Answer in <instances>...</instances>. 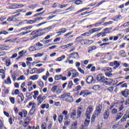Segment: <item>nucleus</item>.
Here are the masks:
<instances>
[{
  "mask_svg": "<svg viewBox=\"0 0 129 129\" xmlns=\"http://www.w3.org/2000/svg\"><path fill=\"white\" fill-rule=\"evenodd\" d=\"M52 29V26H49L48 27L45 28H40L37 30H34L31 32L30 35L31 36H33V39H36V38H38V37H40V36H43V35L45 34L46 33V31L47 30H51Z\"/></svg>",
  "mask_w": 129,
  "mask_h": 129,
  "instance_id": "nucleus-1",
  "label": "nucleus"
},
{
  "mask_svg": "<svg viewBox=\"0 0 129 129\" xmlns=\"http://www.w3.org/2000/svg\"><path fill=\"white\" fill-rule=\"evenodd\" d=\"M102 109V106L101 105L99 104L96 107V110L95 111L94 114L92 117V122H94V119H95L96 117H98L99 115H100V113L101 112V109Z\"/></svg>",
  "mask_w": 129,
  "mask_h": 129,
  "instance_id": "nucleus-2",
  "label": "nucleus"
},
{
  "mask_svg": "<svg viewBox=\"0 0 129 129\" xmlns=\"http://www.w3.org/2000/svg\"><path fill=\"white\" fill-rule=\"evenodd\" d=\"M121 62H118L117 61H114V62H110L109 66H111V67H113V69L115 70V69H117L118 67L120 66V64Z\"/></svg>",
  "mask_w": 129,
  "mask_h": 129,
  "instance_id": "nucleus-3",
  "label": "nucleus"
},
{
  "mask_svg": "<svg viewBox=\"0 0 129 129\" xmlns=\"http://www.w3.org/2000/svg\"><path fill=\"white\" fill-rule=\"evenodd\" d=\"M92 110H93L92 106H89L87 109L86 115L87 119H90V114L92 112Z\"/></svg>",
  "mask_w": 129,
  "mask_h": 129,
  "instance_id": "nucleus-4",
  "label": "nucleus"
},
{
  "mask_svg": "<svg viewBox=\"0 0 129 129\" xmlns=\"http://www.w3.org/2000/svg\"><path fill=\"white\" fill-rule=\"evenodd\" d=\"M71 58L78 59L79 58V54L77 52H73L69 55V57H68V60H70Z\"/></svg>",
  "mask_w": 129,
  "mask_h": 129,
  "instance_id": "nucleus-5",
  "label": "nucleus"
},
{
  "mask_svg": "<svg viewBox=\"0 0 129 129\" xmlns=\"http://www.w3.org/2000/svg\"><path fill=\"white\" fill-rule=\"evenodd\" d=\"M84 112V109L81 107H79L77 109V118H79L82 115V113Z\"/></svg>",
  "mask_w": 129,
  "mask_h": 129,
  "instance_id": "nucleus-6",
  "label": "nucleus"
},
{
  "mask_svg": "<svg viewBox=\"0 0 129 129\" xmlns=\"http://www.w3.org/2000/svg\"><path fill=\"white\" fill-rule=\"evenodd\" d=\"M113 81V80L112 79L105 78L104 81H103V83L104 84H105V85H110L112 84Z\"/></svg>",
  "mask_w": 129,
  "mask_h": 129,
  "instance_id": "nucleus-7",
  "label": "nucleus"
},
{
  "mask_svg": "<svg viewBox=\"0 0 129 129\" xmlns=\"http://www.w3.org/2000/svg\"><path fill=\"white\" fill-rule=\"evenodd\" d=\"M71 94L70 93H69V96H67V97L65 98V101H67V102H73V100L74 99L73 98V97L72 96H71Z\"/></svg>",
  "mask_w": 129,
  "mask_h": 129,
  "instance_id": "nucleus-8",
  "label": "nucleus"
},
{
  "mask_svg": "<svg viewBox=\"0 0 129 129\" xmlns=\"http://www.w3.org/2000/svg\"><path fill=\"white\" fill-rule=\"evenodd\" d=\"M105 78V77L103 76V75L102 74H98L97 76V81H101V82H103Z\"/></svg>",
  "mask_w": 129,
  "mask_h": 129,
  "instance_id": "nucleus-9",
  "label": "nucleus"
},
{
  "mask_svg": "<svg viewBox=\"0 0 129 129\" xmlns=\"http://www.w3.org/2000/svg\"><path fill=\"white\" fill-rule=\"evenodd\" d=\"M92 82H95V80L93 79V77L90 76L87 79V83L90 84V83H92Z\"/></svg>",
  "mask_w": 129,
  "mask_h": 129,
  "instance_id": "nucleus-10",
  "label": "nucleus"
},
{
  "mask_svg": "<svg viewBox=\"0 0 129 129\" xmlns=\"http://www.w3.org/2000/svg\"><path fill=\"white\" fill-rule=\"evenodd\" d=\"M88 124H89V120H86L84 122V125H82L80 129H88Z\"/></svg>",
  "mask_w": 129,
  "mask_h": 129,
  "instance_id": "nucleus-11",
  "label": "nucleus"
},
{
  "mask_svg": "<svg viewBox=\"0 0 129 129\" xmlns=\"http://www.w3.org/2000/svg\"><path fill=\"white\" fill-rule=\"evenodd\" d=\"M103 116L104 119H108V117H109V110H107L105 111V112L103 114Z\"/></svg>",
  "mask_w": 129,
  "mask_h": 129,
  "instance_id": "nucleus-12",
  "label": "nucleus"
},
{
  "mask_svg": "<svg viewBox=\"0 0 129 129\" xmlns=\"http://www.w3.org/2000/svg\"><path fill=\"white\" fill-rule=\"evenodd\" d=\"M10 48L9 46H7L6 45H0V50L1 51H5L7 50H10Z\"/></svg>",
  "mask_w": 129,
  "mask_h": 129,
  "instance_id": "nucleus-13",
  "label": "nucleus"
},
{
  "mask_svg": "<svg viewBox=\"0 0 129 129\" xmlns=\"http://www.w3.org/2000/svg\"><path fill=\"white\" fill-rule=\"evenodd\" d=\"M35 111H36V107L32 106L28 113V115H33V114L35 113Z\"/></svg>",
  "mask_w": 129,
  "mask_h": 129,
  "instance_id": "nucleus-14",
  "label": "nucleus"
},
{
  "mask_svg": "<svg viewBox=\"0 0 129 129\" xmlns=\"http://www.w3.org/2000/svg\"><path fill=\"white\" fill-rule=\"evenodd\" d=\"M5 73H6V71H5V70L0 69V74H2V79H5V78H6Z\"/></svg>",
  "mask_w": 129,
  "mask_h": 129,
  "instance_id": "nucleus-15",
  "label": "nucleus"
},
{
  "mask_svg": "<svg viewBox=\"0 0 129 129\" xmlns=\"http://www.w3.org/2000/svg\"><path fill=\"white\" fill-rule=\"evenodd\" d=\"M107 18L105 17L101 20V21L99 23H96L95 24V27H98L100 25H101V24H103L104 23V20H106Z\"/></svg>",
  "mask_w": 129,
  "mask_h": 129,
  "instance_id": "nucleus-16",
  "label": "nucleus"
},
{
  "mask_svg": "<svg viewBox=\"0 0 129 129\" xmlns=\"http://www.w3.org/2000/svg\"><path fill=\"white\" fill-rule=\"evenodd\" d=\"M127 118V117L126 116V114H124L123 117L121 118L120 120V123H122V122H124V121H126Z\"/></svg>",
  "mask_w": 129,
  "mask_h": 129,
  "instance_id": "nucleus-17",
  "label": "nucleus"
},
{
  "mask_svg": "<svg viewBox=\"0 0 129 129\" xmlns=\"http://www.w3.org/2000/svg\"><path fill=\"white\" fill-rule=\"evenodd\" d=\"M101 30V28L97 29V28H94L92 29H91L89 32L91 34H93V33H95L96 32H99V31Z\"/></svg>",
  "mask_w": 129,
  "mask_h": 129,
  "instance_id": "nucleus-18",
  "label": "nucleus"
},
{
  "mask_svg": "<svg viewBox=\"0 0 129 129\" xmlns=\"http://www.w3.org/2000/svg\"><path fill=\"white\" fill-rule=\"evenodd\" d=\"M29 51H30V52H33L39 50V48H36V46L35 47L34 46H32L29 47Z\"/></svg>",
  "mask_w": 129,
  "mask_h": 129,
  "instance_id": "nucleus-19",
  "label": "nucleus"
},
{
  "mask_svg": "<svg viewBox=\"0 0 129 129\" xmlns=\"http://www.w3.org/2000/svg\"><path fill=\"white\" fill-rule=\"evenodd\" d=\"M121 94L123 95V96H124V97H127V96L129 95V91L127 90L121 92Z\"/></svg>",
  "mask_w": 129,
  "mask_h": 129,
  "instance_id": "nucleus-20",
  "label": "nucleus"
},
{
  "mask_svg": "<svg viewBox=\"0 0 129 129\" xmlns=\"http://www.w3.org/2000/svg\"><path fill=\"white\" fill-rule=\"evenodd\" d=\"M46 99V96L42 97L40 100H38L37 105H40L41 103H43V101Z\"/></svg>",
  "mask_w": 129,
  "mask_h": 129,
  "instance_id": "nucleus-21",
  "label": "nucleus"
},
{
  "mask_svg": "<svg viewBox=\"0 0 129 129\" xmlns=\"http://www.w3.org/2000/svg\"><path fill=\"white\" fill-rule=\"evenodd\" d=\"M63 119H64V116L62 114H60L58 116V122L60 124L62 123L63 122Z\"/></svg>",
  "mask_w": 129,
  "mask_h": 129,
  "instance_id": "nucleus-22",
  "label": "nucleus"
},
{
  "mask_svg": "<svg viewBox=\"0 0 129 129\" xmlns=\"http://www.w3.org/2000/svg\"><path fill=\"white\" fill-rule=\"evenodd\" d=\"M27 24H30V25H32L33 24H35V23H37V21H36V18L34 20H25Z\"/></svg>",
  "mask_w": 129,
  "mask_h": 129,
  "instance_id": "nucleus-23",
  "label": "nucleus"
},
{
  "mask_svg": "<svg viewBox=\"0 0 129 129\" xmlns=\"http://www.w3.org/2000/svg\"><path fill=\"white\" fill-rule=\"evenodd\" d=\"M77 113L75 110H74L73 112L71 113V118L74 120H75V118L74 116H76Z\"/></svg>",
  "mask_w": 129,
  "mask_h": 129,
  "instance_id": "nucleus-24",
  "label": "nucleus"
},
{
  "mask_svg": "<svg viewBox=\"0 0 129 129\" xmlns=\"http://www.w3.org/2000/svg\"><path fill=\"white\" fill-rule=\"evenodd\" d=\"M30 79L32 80H37L39 79V75H35L30 77Z\"/></svg>",
  "mask_w": 129,
  "mask_h": 129,
  "instance_id": "nucleus-25",
  "label": "nucleus"
},
{
  "mask_svg": "<svg viewBox=\"0 0 129 129\" xmlns=\"http://www.w3.org/2000/svg\"><path fill=\"white\" fill-rule=\"evenodd\" d=\"M41 107L42 109H44V108H46V109H49V104H43L41 105Z\"/></svg>",
  "mask_w": 129,
  "mask_h": 129,
  "instance_id": "nucleus-26",
  "label": "nucleus"
},
{
  "mask_svg": "<svg viewBox=\"0 0 129 129\" xmlns=\"http://www.w3.org/2000/svg\"><path fill=\"white\" fill-rule=\"evenodd\" d=\"M77 126H78V124L77 123V121H76V122L73 123L71 129H77Z\"/></svg>",
  "mask_w": 129,
  "mask_h": 129,
  "instance_id": "nucleus-27",
  "label": "nucleus"
},
{
  "mask_svg": "<svg viewBox=\"0 0 129 129\" xmlns=\"http://www.w3.org/2000/svg\"><path fill=\"white\" fill-rule=\"evenodd\" d=\"M69 96V93H64L63 94H62V95H61L59 98H65V97H67L68 96Z\"/></svg>",
  "mask_w": 129,
  "mask_h": 129,
  "instance_id": "nucleus-28",
  "label": "nucleus"
},
{
  "mask_svg": "<svg viewBox=\"0 0 129 129\" xmlns=\"http://www.w3.org/2000/svg\"><path fill=\"white\" fill-rule=\"evenodd\" d=\"M88 92V90H82L81 91V93H80V95H83V94H84L83 95V97H85V96H86V93Z\"/></svg>",
  "mask_w": 129,
  "mask_h": 129,
  "instance_id": "nucleus-29",
  "label": "nucleus"
},
{
  "mask_svg": "<svg viewBox=\"0 0 129 129\" xmlns=\"http://www.w3.org/2000/svg\"><path fill=\"white\" fill-rule=\"evenodd\" d=\"M111 30V29L109 28H106L105 29H104V34L106 35V34H109L110 32H109V30Z\"/></svg>",
  "mask_w": 129,
  "mask_h": 129,
  "instance_id": "nucleus-30",
  "label": "nucleus"
},
{
  "mask_svg": "<svg viewBox=\"0 0 129 129\" xmlns=\"http://www.w3.org/2000/svg\"><path fill=\"white\" fill-rule=\"evenodd\" d=\"M35 47L38 48L39 50H40V47H43V44L40 42H38L35 44Z\"/></svg>",
  "mask_w": 129,
  "mask_h": 129,
  "instance_id": "nucleus-31",
  "label": "nucleus"
},
{
  "mask_svg": "<svg viewBox=\"0 0 129 129\" xmlns=\"http://www.w3.org/2000/svg\"><path fill=\"white\" fill-rule=\"evenodd\" d=\"M26 79V77L24 75L20 76L18 79V81H20V80H25Z\"/></svg>",
  "mask_w": 129,
  "mask_h": 129,
  "instance_id": "nucleus-32",
  "label": "nucleus"
},
{
  "mask_svg": "<svg viewBox=\"0 0 129 129\" xmlns=\"http://www.w3.org/2000/svg\"><path fill=\"white\" fill-rule=\"evenodd\" d=\"M65 58H66V56L65 55H62L61 56V57H58L57 58V61H62L63 60V59H65Z\"/></svg>",
  "mask_w": 129,
  "mask_h": 129,
  "instance_id": "nucleus-33",
  "label": "nucleus"
},
{
  "mask_svg": "<svg viewBox=\"0 0 129 129\" xmlns=\"http://www.w3.org/2000/svg\"><path fill=\"white\" fill-rule=\"evenodd\" d=\"M95 49H96V46L90 47L89 49L88 50V53H90V52H91V51H93V50H95Z\"/></svg>",
  "mask_w": 129,
  "mask_h": 129,
  "instance_id": "nucleus-34",
  "label": "nucleus"
},
{
  "mask_svg": "<svg viewBox=\"0 0 129 129\" xmlns=\"http://www.w3.org/2000/svg\"><path fill=\"white\" fill-rule=\"evenodd\" d=\"M31 32H32V31L22 32L20 33V35H21V36H25V35H27V34H30Z\"/></svg>",
  "mask_w": 129,
  "mask_h": 129,
  "instance_id": "nucleus-35",
  "label": "nucleus"
},
{
  "mask_svg": "<svg viewBox=\"0 0 129 129\" xmlns=\"http://www.w3.org/2000/svg\"><path fill=\"white\" fill-rule=\"evenodd\" d=\"M120 55L121 56V57H125V56H126V54H125V52L124 51V50L120 51Z\"/></svg>",
  "mask_w": 129,
  "mask_h": 129,
  "instance_id": "nucleus-36",
  "label": "nucleus"
},
{
  "mask_svg": "<svg viewBox=\"0 0 129 129\" xmlns=\"http://www.w3.org/2000/svg\"><path fill=\"white\" fill-rule=\"evenodd\" d=\"M58 89V86L57 85L54 86L52 88H51V91L52 92H56V90Z\"/></svg>",
  "mask_w": 129,
  "mask_h": 129,
  "instance_id": "nucleus-37",
  "label": "nucleus"
},
{
  "mask_svg": "<svg viewBox=\"0 0 129 129\" xmlns=\"http://www.w3.org/2000/svg\"><path fill=\"white\" fill-rule=\"evenodd\" d=\"M22 113L23 114L24 117H27V115H28V111H27V110H23Z\"/></svg>",
  "mask_w": 129,
  "mask_h": 129,
  "instance_id": "nucleus-38",
  "label": "nucleus"
},
{
  "mask_svg": "<svg viewBox=\"0 0 129 129\" xmlns=\"http://www.w3.org/2000/svg\"><path fill=\"white\" fill-rule=\"evenodd\" d=\"M36 71H38V69L33 68L32 70L30 71V74H34V73H36Z\"/></svg>",
  "mask_w": 129,
  "mask_h": 129,
  "instance_id": "nucleus-39",
  "label": "nucleus"
},
{
  "mask_svg": "<svg viewBox=\"0 0 129 129\" xmlns=\"http://www.w3.org/2000/svg\"><path fill=\"white\" fill-rule=\"evenodd\" d=\"M12 78L13 79V81H16L17 80V74L15 73L12 74Z\"/></svg>",
  "mask_w": 129,
  "mask_h": 129,
  "instance_id": "nucleus-40",
  "label": "nucleus"
},
{
  "mask_svg": "<svg viewBox=\"0 0 129 129\" xmlns=\"http://www.w3.org/2000/svg\"><path fill=\"white\" fill-rule=\"evenodd\" d=\"M113 22L110 21L108 22H105L103 24V26H104V27H106V26H107L108 25H111V24H113Z\"/></svg>",
  "mask_w": 129,
  "mask_h": 129,
  "instance_id": "nucleus-41",
  "label": "nucleus"
},
{
  "mask_svg": "<svg viewBox=\"0 0 129 129\" xmlns=\"http://www.w3.org/2000/svg\"><path fill=\"white\" fill-rule=\"evenodd\" d=\"M41 129H47V124L45 122L42 123Z\"/></svg>",
  "mask_w": 129,
  "mask_h": 129,
  "instance_id": "nucleus-42",
  "label": "nucleus"
},
{
  "mask_svg": "<svg viewBox=\"0 0 129 129\" xmlns=\"http://www.w3.org/2000/svg\"><path fill=\"white\" fill-rule=\"evenodd\" d=\"M62 78V75H60L59 76L58 75H56L55 76V80H60V79H61V78Z\"/></svg>",
  "mask_w": 129,
  "mask_h": 129,
  "instance_id": "nucleus-43",
  "label": "nucleus"
},
{
  "mask_svg": "<svg viewBox=\"0 0 129 129\" xmlns=\"http://www.w3.org/2000/svg\"><path fill=\"white\" fill-rule=\"evenodd\" d=\"M9 9H11L12 10H15L16 9H18V7L17 5H13L9 7Z\"/></svg>",
  "mask_w": 129,
  "mask_h": 129,
  "instance_id": "nucleus-44",
  "label": "nucleus"
},
{
  "mask_svg": "<svg viewBox=\"0 0 129 129\" xmlns=\"http://www.w3.org/2000/svg\"><path fill=\"white\" fill-rule=\"evenodd\" d=\"M27 53V50H25V51L24 50H22L21 51L19 52V55H23V56H24V55H25Z\"/></svg>",
  "mask_w": 129,
  "mask_h": 129,
  "instance_id": "nucleus-45",
  "label": "nucleus"
},
{
  "mask_svg": "<svg viewBox=\"0 0 129 129\" xmlns=\"http://www.w3.org/2000/svg\"><path fill=\"white\" fill-rule=\"evenodd\" d=\"M82 37L79 36L76 39V42H80L81 43V41H82Z\"/></svg>",
  "mask_w": 129,
  "mask_h": 129,
  "instance_id": "nucleus-46",
  "label": "nucleus"
},
{
  "mask_svg": "<svg viewBox=\"0 0 129 129\" xmlns=\"http://www.w3.org/2000/svg\"><path fill=\"white\" fill-rule=\"evenodd\" d=\"M92 88L94 90H95V91L99 90V85H94Z\"/></svg>",
  "mask_w": 129,
  "mask_h": 129,
  "instance_id": "nucleus-47",
  "label": "nucleus"
},
{
  "mask_svg": "<svg viewBox=\"0 0 129 129\" xmlns=\"http://www.w3.org/2000/svg\"><path fill=\"white\" fill-rule=\"evenodd\" d=\"M97 37H100V36H102V37H105L106 35H105V34H104V32H101V33H98L97 35Z\"/></svg>",
  "mask_w": 129,
  "mask_h": 129,
  "instance_id": "nucleus-48",
  "label": "nucleus"
},
{
  "mask_svg": "<svg viewBox=\"0 0 129 129\" xmlns=\"http://www.w3.org/2000/svg\"><path fill=\"white\" fill-rule=\"evenodd\" d=\"M49 4H50V2L48 0H46L45 1L42 3V5H44V6H48Z\"/></svg>",
  "mask_w": 129,
  "mask_h": 129,
  "instance_id": "nucleus-49",
  "label": "nucleus"
},
{
  "mask_svg": "<svg viewBox=\"0 0 129 129\" xmlns=\"http://www.w3.org/2000/svg\"><path fill=\"white\" fill-rule=\"evenodd\" d=\"M106 76H108V77H112V74H111V72H107L105 73Z\"/></svg>",
  "mask_w": 129,
  "mask_h": 129,
  "instance_id": "nucleus-50",
  "label": "nucleus"
},
{
  "mask_svg": "<svg viewBox=\"0 0 129 129\" xmlns=\"http://www.w3.org/2000/svg\"><path fill=\"white\" fill-rule=\"evenodd\" d=\"M44 12L45 11H43L42 12H41L40 13L36 14L33 16V17H38V16H41V15H43V14H44Z\"/></svg>",
  "mask_w": 129,
  "mask_h": 129,
  "instance_id": "nucleus-51",
  "label": "nucleus"
},
{
  "mask_svg": "<svg viewBox=\"0 0 129 129\" xmlns=\"http://www.w3.org/2000/svg\"><path fill=\"white\" fill-rule=\"evenodd\" d=\"M0 34H1V35H2V34H3L4 35H8V34H9V32H8L6 30H3V31H2L1 32H0Z\"/></svg>",
  "mask_w": 129,
  "mask_h": 129,
  "instance_id": "nucleus-52",
  "label": "nucleus"
},
{
  "mask_svg": "<svg viewBox=\"0 0 129 129\" xmlns=\"http://www.w3.org/2000/svg\"><path fill=\"white\" fill-rule=\"evenodd\" d=\"M72 46H73V43H69L68 44H67L63 46V47H64V48H69V47H71Z\"/></svg>",
  "mask_w": 129,
  "mask_h": 129,
  "instance_id": "nucleus-53",
  "label": "nucleus"
},
{
  "mask_svg": "<svg viewBox=\"0 0 129 129\" xmlns=\"http://www.w3.org/2000/svg\"><path fill=\"white\" fill-rule=\"evenodd\" d=\"M37 5H32L28 6V8L30 9H35V8H37Z\"/></svg>",
  "mask_w": 129,
  "mask_h": 129,
  "instance_id": "nucleus-54",
  "label": "nucleus"
},
{
  "mask_svg": "<svg viewBox=\"0 0 129 129\" xmlns=\"http://www.w3.org/2000/svg\"><path fill=\"white\" fill-rule=\"evenodd\" d=\"M72 85H73V83L72 82V81H71L68 84V88H69V89H71V87H72Z\"/></svg>",
  "mask_w": 129,
  "mask_h": 129,
  "instance_id": "nucleus-55",
  "label": "nucleus"
},
{
  "mask_svg": "<svg viewBox=\"0 0 129 129\" xmlns=\"http://www.w3.org/2000/svg\"><path fill=\"white\" fill-rule=\"evenodd\" d=\"M75 3L76 5H82V2L80 0H77Z\"/></svg>",
  "mask_w": 129,
  "mask_h": 129,
  "instance_id": "nucleus-56",
  "label": "nucleus"
},
{
  "mask_svg": "<svg viewBox=\"0 0 129 129\" xmlns=\"http://www.w3.org/2000/svg\"><path fill=\"white\" fill-rule=\"evenodd\" d=\"M12 22H18V19L16 18V16L14 15L12 16Z\"/></svg>",
  "mask_w": 129,
  "mask_h": 129,
  "instance_id": "nucleus-57",
  "label": "nucleus"
},
{
  "mask_svg": "<svg viewBox=\"0 0 129 129\" xmlns=\"http://www.w3.org/2000/svg\"><path fill=\"white\" fill-rule=\"evenodd\" d=\"M92 43H93V40H87V45H91V44H92Z\"/></svg>",
  "mask_w": 129,
  "mask_h": 129,
  "instance_id": "nucleus-58",
  "label": "nucleus"
},
{
  "mask_svg": "<svg viewBox=\"0 0 129 129\" xmlns=\"http://www.w3.org/2000/svg\"><path fill=\"white\" fill-rule=\"evenodd\" d=\"M62 115H64L66 116V115H68V111L67 110H64L62 111Z\"/></svg>",
  "mask_w": 129,
  "mask_h": 129,
  "instance_id": "nucleus-59",
  "label": "nucleus"
},
{
  "mask_svg": "<svg viewBox=\"0 0 129 129\" xmlns=\"http://www.w3.org/2000/svg\"><path fill=\"white\" fill-rule=\"evenodd\" d=\"M59 31L60 32V34H64V33H66V32H67V30L66 29V28H63Z\"/></svg>",
  "mask_w": 129,
  "mask_h": 129,
  "instance_id": "nucleus-60",
  "label": "nucleus"
},
{
  "mask_svg": "<svg viewBox=\"0 0 129 129\" xmlns=\"http://www.w3.org/2000/svg\"><path fill=\"white\" fill-rule=\"evenodd\" d=\"M43 53H37L36 54H35L34 57H42V56H43Z\"/></svg>",
  "mask_w": 129,
  "mask_h": 129,
  "instance_id": "nucleus-61",
  "label": "nucleus"
},
{
  "mask_svg": "<svg viewBox=\"0 0 129 129\" xmlns=\"http://www.w3.org/2000/svg\"><path fill=\"white\" fill-rule=\"evenodd\" d=\"M112 113L113 114H116L117 113V109H113L112 110Z\"/></svg>",
  "mask_w": 129,
  "mask_h": 129,
  "instance_id": "nucleus-62",
  "label": "nucleus"
},
{
  "mask_svg": "<svg viewBox=\"0 0 129 129\" xmlns=\"http://www.w3.org/2000/svg\"><path fill=\"white\" fill-rule=\"evenodd\" d=\"M78 76H79V73L77 72L73 73V77H77Z\"/></svg>",
  "mask_w": 129,
  "mask_h": 129,
  "instance_id": "nucleus-63",
  "label": "nucleus"
},
{
  "mask_svg": "<svg viewBox=\"0 0 129 129\" xmlns=\"http://www.w3.org/2000/svg\"><path fill=\"white\" fill-rule=\"evenodd\" d=\"M12 64V62L9 60H6V66H10Z\"/></svg>",
  "mask_w": 129,
  "mask_h": 129,
  "instance_id": "nucleus-64",
  "label": "nucleus"
}]
</instances>
